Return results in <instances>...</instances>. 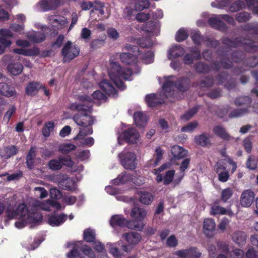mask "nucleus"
I'll list each match as a JSON object with an SVG mask.
<instances>
[{
  "instance_id": "nucleus-1",
  "label": "nucleus",
  "mask_w": 258,
  "mask_h": 258,
  "mask_svg": "<svg viewBox=\"0 0 258 258\" xmlns=\"http://www.w3.org/2000/svg\"><path fill=\"white\" fill-rule=\"evenodd\" d=\"M109 76L115 86L121 91L126 88L122 80H130L133 75V70L128 68H122L118 62H111Z\"/></svg>"
},
{
  "instance_id": "nucleus-2",
  "label": "nucleus",
  "mask_w": 258,
  "mask_h": 258,
  "mask_svg": "<svg viewBox=\"0 0 258 258\" xmlns=\"http://www.w3.org/2000/svg\"><path fill=\"white\" fill-rule=\"evenodd\" d=\"M221 42L224 45L234 48L244 45L245 50L248 52H258V45L253 44L249 39L244 37L240 36L234 39L224 37L222 38Z\"/></svg>"
},
{
  "instance_id": "nucleus-3",
  "label": "nucleus",
  "mask_w": 258,
  "mask_h": 258,
  "mask_svg": "<svg viewBox=\"0 0 258 258\" xmlns=\"http://www.w3.org/2000/svg\"><path fill=\"white\" fill-rule=\"evenodd\" d=\"M147 211L143 208L139 207H134L131 212V216L133 220L128 221L130 229L142 231L145 224L143 220L146 217Z\"/></svg>"
},
{
  "instance_id": "nucleus-4",
  "label": "nucleus",
  "mask_w": 258,
  "mask_h": 258,
  "mask_svg": "<svg viewBox=\"0 0 258 258\" xmlns=\"http://www.w3.org/2000/svg\"><path fill=\"white\" fill-rule=\"evenodd\" d=\"M80 49L77 45H73L68 41L62 47L61 52L63 57V62H70L80 54Z\"/></svg>"
},
{
  "instance_id": "nucleus-5",
  "label": "nucleus",
  "mask_w": 258,
  "mask_h": 258,
  "mask_svg": "<svg viewBox=\"0 0 258 258\" xmlns=\"http://www.w3.org/2000/svg\"><path fill=\"white\" fill-rule=\"evenodd\" d=\"M121 164L126 169L134 170L137 166L136 155L131 152L123 151L118 155Z\"/></svg>"
},
{
  "instance_id": "nucleus-6",
  "label": "nucleus",
  "mask_w": 258,
  "mask_h": 258,
  "mask_svg": "<svg viewBox=\"0 0 258 258\" xmlns=\"http://www.w3.org/2000/svg\"><path fill=\"white\" fill-rule=\"evenodd\" d=\"M174 254L179 258H200L202 253L197 247L191 246L187 249L177 250Z\"/></svg>"
},
{
  "instance_id": "nucleus-7",
  "label": "nucleus",
  "mask_w": 258,
  "mask_h": 258,
  "mask_svg": "<svg viewBox=\"0 0 258 258\" xmlns=\"http://www.w3.org/2000/svg\"><path fill=\"white\" fill-rule=\"evenodd\" d=\"M73 119L78 125L82 127L91 126L94 123L93 117L87 113H77L74 115Z\"/></svg>"
},
{
  "instance_id": "nucleus-8",
  "label": "nucleus",
  "mask_w": 258,
  "mask_h": 258,
  "mask_svg": "<svg viewBox=\"0 0 258 258\" xmlns=\"http://www.w3.org/2000/svg\"><path fill=\"white\" fill-rule=\"evenodd\" d=\"M129 221L122 215H114L111 217L109 224L114 228L127 227L130 229Z\"/></svg>"
},
{
  "instance_id": "nucleus-9",
  "label": "nucleus",
  "mask_w": 258,
  "mask_h": 258,
  "mask_svg": "<svg viewBox=\"0 0 258 258\" xmlns=\"http://www.w3.org/2000/svg\"><path fill=\"white\" fill-rule=\"evenodd\" d=\"M227 49L228 48L226 47H221L217 49L216 52L219 57L222 58L220 61L221 65L223 68L226 69H230L232 67V62L229 58H224L228 55Z\"/></svg>"
},
{
  "instance_id": "nucleus-10",
  "label": "nucleus",
  "mask_w": 258,
  "mask_h": 258,
  "mask_svg": "<svg viewBox=\"0 0 258 258\" xmlns=\"http://www.w3.org/2000/svg\"><path fill=\"white\" fill-rule=\"evenodd\" d=\"M121 137L124 141L129 143H135L139 138L138 132L133 127L123 132Z\"/></svg>"
},
{
  "instance_id": "nucleus-11",
  "label": "nucleus",
  "mask_w": 258,
  "mask_h": 258,
  "mask_svg": "<svg viewBox=\"0 0 258 258\" xmlns=\"http://www.w3.org/2000/svg\"><path fill=\"white\" fill-rule=\"evenodd\" d=\"M100 88L109 96L112 95L113 98H116L118 95L116 89L112 83L106 79L102 80L99 84Z\"/></svg>"
},
{
  "instance_id": "nucleus-12",
  "label": "nucleus",
  "mask_w": 258,
  "mask_h": 258,
  "mask_svg": "<svg viewBox=\"0 0 258 258\" xmlns=\"http://www.w3.org/2000/svg\"><path fill=\"white\" fill-rule=\"evenodd\" d=\"M119 57L121 61L125 64L135 67L137 66L138 56L136 54L130 52H123L120 53Z\"/></svg>"
},
{
  "instance_id": "nucleus-13",
  "label": "nucleus",
  "mask_w": 258,
  "mask_h": 258,
  "mask_svg": "<svg viewBox=\"0 0 258 258\" xmlns=\"http://www.w3.org/2000/svg\"><path fill=\"white\" fill-rule=\"evenodd\" d=\"M191 81L187 77H182L177 79L175 83V87L181 92H185L190 88Z\"/></svg>"
},
{
  "instance_id": "nucleus-14",
  "label": "nucleus",
  "mask_w": 258,
  "mask_h": 258,
  "mask_svg": "<svg viewBox=\"0 0 258 258\" xmlns=\"http://www.w3.org/2000/svg\"><path fill=\"white\" fill-rule=\"evenodd\" d=\"M254 199V193L251 190H245L241 194L240 204L242 207H248L251 205Z\"/></svg>"
},
{
  "instance_id": "nucleus-15",
  "label": "nucleus",
  "mask_w": 258,
  "mask_h": 258,
  "mask_svg": "<svg viewBox=\"0 0 258 258\" xmlns=\"http://www.w3.org/2000/svg\"><path fill=\"white\" fill-rule=\"evenodd\" d=\"M0 94L7 97H16L17 96L15 88L4 82L0 83Z\"/></svg>"
},
{
  "instance_id": "nucleus-16",
  "label": "nucleus",
  "mask_w": 258,
  "mask_h": 258,
  "mask_svg": "<svg viewBox=\"0 0 258 258\" xmlns=\"http://www.w3.org/2000/svg\"><path fill=\"white\" fill-rule=\"evenodd\" d=\"M219 18L218 15L215 17L210 18L208 20V24L213 28L221 32H226L228 29V27Z\"/></svg>"
},
{
  "instance_id": "nucleus-17",
  "label": "nucleus",
  "mask_w": 258,
  "mask_h": 258,
  "mask_svg": "<svg viewBox=\"0 0 258 258\" xmlns=\"http://www.w3.org/2000/svg\"><path fill=\"white\" fill-rule=\"evenodd\" d=\"M75 184V180L69 177H63L58 181V185L63 190L74 191L76 189Z\"/></svg>"
},
{
  "instance_id": "nucleus-18",
  "label": "nucleus",
  "mask_w": 258,
  "mask_h": 258,
  "mask_svg": "<svg viewBox=\"0 0 258 258\" xmlns=\"http://www.w3.org/2000/svg\"><path fill=\"white\" fill-rule=\"evenodd\" d=\"M122 238L131 245L138 244L142 239L141 234L135 232L124 233L122 234Z\"/></svg>"
},
{
  "instance_id": "nucleus-19",
  "label": "nucleus",
  "mask_w": 258,
  "mask_h": 258,
  "mask_svg": "<svg viewBox=\"0 0 258 258\" xmlns=\"http://www.w3.org/2000/svg\"><path fill=\"white\" fill-rule=\"evenodd\" d=\"M61 0H42L40 2V7L43 11L56 9L60 4Z\"/></svg>"
},
{
  "instance_id": "nucleus-20",
  "label": "nucleus",
  "mask_w": 258,
  "mask_h": 258,
  "mask_svg": "<svg viewBox=\"0 0 258 258\" xmlns=\"http://www.w3.org/2000/svg\"><path fill=\"white\" fill-rule=\"evenodd\" d=\"M139 202L144 205H150L153 201L154 196L150 192L147 191H138L137 192Z\"/></svg>"
},
{
  "instance_id": "nucleus-21",
  "label": "nucleus",
  "mask_w": 258,
  "mask_h": 258,
  "mask_svg": "<svg viewBox=\"0 0 258 258\" xmlns=\"http://www.w3.org/2000/svg\"><path fill=\"white\" fill-rule=\"evenodd\" d=\"M215 223L213 219L208 218L204 222V232L207 237H212L215 228Z\"/></svg>"
},
{
  "instance_id": "nucleus-22",
  "label": "nucleus",
  "mask_w": 258,
  "mask_h": 258,
  "mask_svg": "<svg viewBox=\"0 0 258 258\" xmlns=\"http://www.w3.org/2000/svg\"><path fill=\"white\" fill-rule=\"evenodd\" d=\"M185 53L184 49L180 45L176 44L169 50L168 57L169 59L179 57Z\"/></svg>"
},
{
  "instance_id": "nucleus-23",
  "label": "nucleus",
  "mask_w": 258,
  "mask_h": 258,
  "mask_svg": "<svg viewBox=\"0 0 258 258\" xmlns=\"http://www.w3.org/2000/svg\"><path fill=\"white\" fill-rule=\"evenodd\" d=\"M36 151L37 148L36 147H31L26 156V164L27 168L30 170H32L34 168V159L37 155Z\"/></svg>"
},
{
  "instance_id": "nucleus-24",
  "label": "nucleus",
  "mask_w": 258,
  "mask_h": 258,
  "mask_svg": "<svg viewBox=\"0 0 258 258\" xmlns=\"http://www.w3.org/2000/svg\"><path fill=\"white\" fill-rule=\"evenodd\" d=\"M42 220V216L41 214L36 211L33 210L29 211L25 221L29 223L35 224L38 223Z\"/></svg>"
},
{
  "instance_id": "nucleus-25",
  "label": "nucleus",
  "mask_w": 258,
  "mask_h": 258,
  "mask_svg": "<svg viewBox=\"0 0 258 258\" xmlns=\"http://www.w3.org/2000/svg\"><path fill=\"white\" fill-rule=\"evenodd\" d=\"M24 69L23 64L20 62H11L7 66L8 72L13 75L20 74Z\"/></svg>"
},
{
  "instance_id": "nucleus-26",
  "label": "nucleus",
  "mask_w": 258,
  "mask_h": 258,
  "mask_svg": "<svg viewBox=\"0 0 258 258\" xmlns=\"http://www.w3.org/2000/svg\"><path fill=\"white\" fill-rule=\"evenodd\" d=\"M67 219V215L61 214L59 215H52L48 217V222L52 226H58L62 224Z\"/></svg>"
},
{
  "instance_id": "nucleus-27",
  "label": "nucleus",
  "mask_w": 258,
  "mask_h": 258,
  "mask_svg": "<svg viewBox=\"0 0 258 258\" xmlns=\"http://www.w3.org/2000/svg\"><path fill=\"white\" fill-rule=\"evenodd\" d=\"M247 235L244 232L237 231L234 232L232 236V240L239 246H242L245 244Z\"/></svg>"
},
{
  "instance_id": "nucleus-28",
  "label": "nucleus",
  "mask_w": 258,
  "mask_h": 258,
  "mask_svg": "<svg viewBox=\"0 0 258 258\" xmlns=\"http://www.w3.org/2000/svg\"><path fill=\"white\" fill-rule=\"evenodd\" d=\"M171 153L175 159H181L186 157L187 154V151L183 148L175 145L173 146L171 150Z\"/></svg>"
},
{
  "instance_id": "nucleus-29",
  "label": "nucleus",
  "mask_w": 258,
  "mask_h": 258,
  "mask_svg": "<svg viewBox=\"0 0 258 258\" xmlns=\"http://www.w3.org/2000/svg\"><path fill=\"white\" fill-rule=\"evenodd\" d=\"M145 100L147 104L150 107H154L162 103V100L154 93L147 95Z\"/></svg>"
},
{
  "instance_id": "nucleus-30",
  "label": "nucleus",
  "mask_w": 258,
  "mask_h": 258,
  "mask_svg": "<svg viewBox=\"0 0 258 258\" xmlns=\"http://www.w3.org/2000/svg\"><path fill=\"white\" fill-rule=\"evenodd\" d=\"M41 88V85L37 82H30L26 88V93L29 96L35 95Z\"/></svg>"
},
{
  "instance_id": "nucleus-31",
  "label": "nucleus",
  "mask_w": 258,
  "mask_h": 258,
  "mask_svg": "<svg viewBox=\"0 0 258 258\" xmlns=\"http://www.w3.org/2000/svg\"><path fill=\"white\" fill-rule=\"evenodd\" d=\"M134 120L138 126L144 127L147 122L146 115L143 112L137 111L134 114Z\"/></svg>"
},
{
  "instance_id": "nucleus-32",
  "label": "nucleus",
  "mask_w": 258,
  "mask_h": 258,
  "mask_svg": "<svg viewBox=\"0 0 258 258\" xmlns=\"http://www.w3.org/2000/svg\"><path fill=\"white\" fill-rule=\"evenodd\" d=\"M213 132L216 136L225 141H230L231 137L226 132L225 128L221 125H216L213 128Z\"/></svg>"
},
{
  "instance_id": "nucleus-33",
  "label": "nucleus",
  "mask_w": 258,
  "mask_h": 258,
  "mask_svg": "<svg viewBox=\"0 0 258 258\" xmlns=\"http://www.w3.org/2000/svg\"><path fill=\"white\" fill-rule=\"evenodd\" d=\"M195 141L198 145L202 147H209L211 145L209 138L204 134L196 136Z\"/></svg>"
},
{
  "instance_id": "nucleus-34",
  "label": "nucleus",
  "mask_w": 258,
  "mask_h": 258,
  "mask_svg": "<svg viewBox=\"0 0 258 258\" xmlns=\"http://www.w3.org/2000/svg\"><path fill=\"white\" fill-rule=\"evenodd\" d=\"M70 108L73 111H83L84 113L91 112L92 110L91 106L76 103L71 104Z\"/></svg>"
},
{
  "instance_id": "nucleus-35",
  "label": "nucleus",
  "mask_w": 258,
  "mask_h": 258,
  "mask_svg": "<svg viewBox=\"0 0 258 258\" xmlns=\"http://www.w3.org/2000/svg\"><path fill=\"white\" fill-rule=\"evenodd\" d=\"M251 99L250 97L247 96H243L237 97L234 100V104L236 106H240L242 105H246V108L249 107L251 104Z\"/></svg>"
},
{
  "instance_id": "nucleus-36",
  "label": "nucleus",
  "mask_w": 258,
  "mask_h": 258,
  "mask_svg": "<svg viewBox=\"0 0 258 258\" xmlns=\"http://www.w3.org/2000/svg\"><path fill=\"white\" fill-rule=\"evenodd\" d=\"M29 39L33 42L38 43L44 41L46 36L43 32H35L29 36Z\"/></svg>"
},
{
  "instance_id": "nucleus-37",
  "label": "nucleus",
  "mask_w": 258,
  "mask_h": 258,
  "mask_svg": "<svg viewBox=\"0 0 258 258\" xmlns=\"http://www.w3.org/2000/svg\"><path fill=\"white\" fill-rule=\"evenodd\" d=\"M83 238L87 242H94L96 239L95 231L90 228L85 229L83 232Z\"/></svg>"
},
{
  "instance_id": "nucleus-38",
  "label": "nucleus",
  "mask_w": 258,
  "mask_h": 258,
  "mask_svg": "<svg viewBox=\"0 0 258 258\" xmlns=\"http://www.w3.org/2000/svg\"><path fill=\"white\" fill-rule=\"evenodd\" d=\"M196 71L199 74H207L210 71V66L203 62L199 61L195 64Z\"/></svg>"
},
{
  "instance_id": "nucleus-39",
  "label": "nucleus",
  "mask_w": 258,
  "mask_h": 258,
  "mask_svg": "<svg viewBox=\"0 0 258 258\" xmlns=\"http://www.w3.org/2000/svg\"><path fill=\"white\" fill-rule=\"evenodd\" d=\"M245 7V3L243 0H237L229 7L228 10L229 12L234 13L244 9Z\"/></svg>"
},
{
  "instance_id": "nucleus-40",
  "label": "nucleus",
  "mask_w": 258,
  "mask_h": 258,
  "mask_svg": "<svg viewBox=\"0 0 258 258\" xmlns=\"http://www.w3.org/2000/svg\"><path fill=\"white\" fill-rule=\"evenodd\" d=\"M249 112L248 108H237L232 110L229 114L230 118L241 117Z\"/></svg>"
},
{
  "instance_id": "nucleus-41",
  "label": "nucleus",
  "mask_w": 258,
  "mask_h": 258,
  "mask_svg": "<svg viewBox=\"0 0 258 258\" xmlns=\"http://www.w3.org/2000/svg\"><path fill=\"white\" fill-rule=\"evenodd\" d=\"M219 201L214 202V205L211 207V213L212 215H224L226 213V210L224 208L218 205Z\"/></svg>"
},
{
  "instance_id": "nucleus-42",
  "label": "nucleus",
  "mask_w": 258,
  "mask_h": 258,
  "mask_svg": "<svg viewBox=\"0 0 258 258\" xmlns=\"http://www.w3.org/2000/svg\"><path fill=\"white\" fill-rule=\"evenodd\" d=\"M18 216H19L22 220H25L26 218V215L28 214L29 210L28 207L24 203H22L18 205L16 208Z\"/></svg>"
},
{
  "instance_id": "nucleus-43",
  "label": "nucleus",
  "mask_w": 258,
  "mask_h": 258,
  "mask_svg": "<svg viewBox=\"0 0 258 258\" xmlns=\"http://www.w3.org/2000/svg\"><path fill=\"white\" fill-rule=\"evenodd\" d=\"M130 176L125 172L121 173L118 176L112 180V184L114 185H119L120 184H124L128 181Z\"/></svg>"
},
{
  "instance_id": "nucleus-44",
  "label": "nucleus",
  "mask_w": 258,
  "mask_h": 258,
  "mask_svg": "<svg viewBox=\"0 0 258 258\" xmlns=\"http://www.w3.org/2000/svg\"><path fill=\"white\" fill-rule=\"evenodd\" d=\"M76 146L71 143L63 144L60 145L58 147V151L63 154H66L75 150Z\"/></svg>"
},
{
  "instance_id": "nucleus-45",
  "label": "nucleus",
  "mask_w": 258,
  "mask_h": 258,
  "mask_svg": "<svg viewBox=\"0 0 258 258\" xmlns=\"http://www.w3.org/2000/svg\"><path fill=\"white\" fill-rule=\"evenodd\" d=\"M48 168L52 171H57L61 169L62 166L60 163L59 157L57 159L50 160L47 163Z\"/></svg>"
},
{
  "instance_id": "nucleus-46",
  "label": "nucleus",
  "mask_w": 258,
  "mask_h": 258,
  "mask_svg": "<svg viewBox=\"0 0 258 258\" xmlns=\"http://www.w3.org/2000/svg\"><path fill=\"white\" fill-rule=\"evenodd\" d=\"M214 78L212 76H207L204 80H201L199 83H196V86H200L201 87L209 88L214 84Z\"/></svg>"
},
{
  "instance_id": "nucleus-47",
  "label": "nucleus",
  "mask_w": 258,
  "mask_h": 258,
  "mask_svg": "<svg viewBox=\"0 0 258 258\" xmlns=\"http://www.w3.org/2000/svg\"><path fill=\"white\" fill-rule=\"evenodd\" d=\"M150 3L148 0H138L135 3V8L136 10L142 11L150 7Z\"/></svg>"
},
{
  "instance_id": "nucleus-48",
  "label": "nucleus",
  "mask_w": 258,
  "mask_h": 258,
  "mask_svg": "<svg viewBox=\"0 0 258 258\" xmlns=\"http://www.w3.org/2000/svg\"><path fill=\"white\" fill-rule=\"evenodd\" d=\"M83 128L80 130L78 134L74 138L75 140L80 139H83L84 137L88 135H92L93 134V128L92 127Z\"/></svg>"
},
{
  "instance_id": "nucleus-49",
  "label": "nucleus",
  "mask_w": 258,
  "mask_h": 258,
  "mask_svg": "<svg viewBox=\"0 0 258 258\" xmlns=\"http://www.w3.org/2000/svg\"><path fill=\"white\" fill-rule=\"evenodd\" d=\"M199 109V106H194L191 109L187 110L185 113H184L181 116V119L185 121H187L197 113Z\"/></svg>"
},
{
  "instance_id": "nucleus-50",
  "label": "nucleus",
  "mask_w": 258,
  "mask_h": 258,
  "mask_svg": "<svg viewBox=\"0 0 258 258\" xmlns=\"http://www.w3.org/2000/svg\"><path fill=\"white\" fill-rule=\"evenodd\" d=\"M251 18L250 15L246 12L238 13L235 15V19L239 23H245Z\"/></svg>"
},
{
  "instance_id": "nucleus-51",
  "label": "nucleus",
  "mask_w": 258,
  "mask_h": 258,
  "mask_svg": "<svg viewBox=\"0 0 258 258\" xmlns=\"http://www.w3.org/2000/svg\"><path fill=\"white\" fill-rule=\"evenodd\" d=\"M5 209L6 216L9 218V219H12L18 216L16 209H14L11 204H8L7 205H6Z\"/></svg>"
},
{
  "instance_id": "nucleus-52",
  "label": "nucleus",
  "mask_w": 258,
  "mask_h": 258,
  "mask_svg": "<svg viewBox=\"0 0 258 258\" xmlns=\"http://www.w3.org/2000/svg\"><path fill=\"white\" fill-rule=\"evenodd\" d=\"M245 54L244 52L241 50H236L232 52L231 58L235 62H239L245 58Z\"/></svg>"
},
{
  "instance_id": "nucleus-53",
  "label": "nucleus",
  "mask_w": 258,
  "mask_h": 258,
  "mask_svg": "<svg viewBox=\"0 0 258 258\" xmlns=\"http://www.w3.org/2000/svg\"><path fill=\"white\" fill-rule=\"evenodd\" d=\"M54 127V123L53 121H48L45 123L42 129L43 135L45 137L50 136V133L53 131Z\"/></svg>"
},
{
  "instance_id": "nucleus-54",
  "label": "nucleus",
  "mask_w": 258,
  "mask_h": 258,
  "mask_svg": "<svg viewBox=\"0 0 258 258\" xmlns=\"http://www.w3.org/2000/svg\"><path fill=\"white\" fill-rule=\"evenodd\" d=\"M243 64L246 67L253 68L258 65V56H252L245 59L243 61Z\"/></svg>"
},
{
  "instance_id": "nucleus-55",
  "label": "nucleus",
  "mask_w": 258,
  "mask_h": 258,
  "mask_svg": "<svg viewBox=\"0 0 258 258\" xmlns=\"http://www.w3.org/2000/svg\"><path fill=\"white\" fill-rule=\"evenodd\" d=\"M4 151L5 152L4 156L5 158H9L11 156L17 154L18 150L15 146H9L4 148Z\"/></svg>"
},
{
  "instance_id": "nucleus-56",
  "label": "nucleus",
  "mask_w": 258,
  "mask_h": 258,
  "mask_svg": "<svg viewBox=\"0 0 258 258\" xmlns=\"http://www.w3.org/2000/svg\"><path fill=\"white\" fill-rule=\"evenodd\" d=\"M188 37L187 32L183 28H180L177 32L175 35V40L177 42H182L186 40Z\"/></svg>"
},
{
  "instance_id": "nucleus-57",
  "label": "nucleus",
  "mask_w": 258,
  "mask_h": 258,
  "mask_svg": "<svg viewBox=\"0 0 258 258\" xmlns=\"http://www.w3.org/2000/svg\"><path fill=\"white\" fill-rule=\"evenodd\" d=\"M233 191L231 188L228 187L223 189L221 191V200L223 203H226L232 197Z\"/></svg>"
},
{
  "instance_id": "nucleus-58",
  "label": "nucleus",
  "mask_w": 258,
  "mask_h": 258,
  "mask_svg": "<svg viewBox=\"0 0 258 258\" xmlns=\"http://www.w3.org/2000/svg\"><path fill=\"white\" fill-rule=\"evenodd\" d=\"M59 158L62 167L64 166L69 168H72L74 166L75 162L70 156L67 157L60 156Z\"/></svg>"
},
{
  "instance_id": "nucleus-59",
  "label": "nucleus",
  "mask_w": 258,
  "mask_h": 258,
  "mask_svg": "<svg viewBox=\"0 0 258 258\" xmlns=\"http://www.w3.org/2000/svg\"><path fill=\"white\" fill-rule=\"evenodd\" d=\"M204 36L201 35L199 31L194 32L191 36L194 43L197 45H200L202 42H204Z\"/></svg>"
},
{
  "instance_id": "nucleus-60",
  "label": "nucleus",
  "mask_w": 258,
  "mask_h": 258,
  "mask_svg": "<svg viewBox=\"0 0 258 258\" xmlns=\"http://www.w3.org/2000/svg\"><path fill=\"white\" fill-rule=\"evenodd\" d=\"M92 96L94 99L99 101L100 102H105L107 100L106 95L100 90H96L94 91Z\"/></svg>"
},
{
  "instance_id": "nucleus-61",
  "label": "nucleus",
  "mask_w": 258,
  "mask_h": 258,
  "mask_svg": "<svg viewBox=\"0 0 258 258\" xmlns=\"http://www.w3.org/2000/svg\"><path fill=\"white\" fill-rule=\"evenodd\" d=\"M174 174L175 171L174 170H169L167 171L164 176V184H169L172 181Z\"/></svg>"
},
{
  "instance_id": "nucleus-62",
  "label": "nucleus",
  "mask_w": 258,
  "mask_h": 258,
  "mask_svg": "<svg viewBox=\"0 0 258 258\" xmlns=\"http://www.w3.org/2000/svg\"><path fill=\"white\" fill-rule=\"evenodd\" d=\"M138 43L142 48H149L152 45L151 39L146 37L139 39L138 40Z\"/></svg>"
},
{
  "instance_id": "nucleus-63",
  "label": "nucleus",
  "mask_w": 258,
  "mask_h": 258,
  "mask_svg": "<svg viewBox=\"0 0 258 258\" xmlns=\"http://www.w3.org/2000/svg\"><path fill=\"white\" fill-rule=\"evenodd\" d=\"M215 171L218 173L220 171H225L226 169V162L225 159L219 160L215 166Z\"/></svg>"
},
{
  "instance_id": "nucleus-64",
  "label": "nucleus",
  "mask_w": 258,
  "mask_h": 258,
  "mask_svg": "<svg viewBox=\"0 0 258 258\" xmlns=\"http://www.w3.org/2000/svg\"><path fill=\"white\" fill-rule=\"evenodd\" d=\"M246 166L247 168L250 170H254L257 168V162L254 157L250 156L246 162Z\"/></svg>"
}]
</instances>
